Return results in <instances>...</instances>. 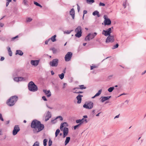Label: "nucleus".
Here are the masks:
<instances>
[{
    "label": "nucleus",
    "mask_w": 146,
    "mask_h": 146,
    "mask_svg": "<svg viewBox=\"0 0 146 146\" xmlns=\"http://www.w3.org/2000/svg\"><path fill=\"white\" fill-rule=\"evenodd\" d=\"M31 126L33 129L34 133H38L42 131L44 128V125L36 119L33 120L32 122Z\"/></svg>",
    "instance_id": "1"
},
{
    "label": "nucleus",
    "mask_w": 146,
    "mask_h": 146,
    "mask_svg": "<svg viewBox=\"0 0 146 146\" xmlns=\"http://www.w3.org/2000/svg\"><path fill=\"white\" fill-rule=\"evenodd\" d=\"M18 100V97L16 96H14L11 97L8 101L7 102V103L9 106H12L14 105L15 102Z\"/></svg>",
    "instance_id": "2"
},
{
    "label": "nucleus",
    "mask_w": 146,
    "mask_h": 146,
    "mask_svg": "<svg viewBox=\"0 0 146 146\" xmlns=\"http://www.w3.org/2000/svg\"><path fill=\"white\" fill-rule=\"evenodd\" d=\"M28 89L31 91L35 92L38 90V88L33 82L31 81L28 84Z\"/></svg>",
    "instance_id": "3"
},
{
    "label": "nucleus",
    "mask_w": 146,
    "mask_h": 146,
    "mask_svg": "<svg viewBox=\"0 0 146 146\" xmlns=\"http://www.w3.org/2000/svg\"><path fill=\"white\" fill-rule=\"evenodd\" d=\"M97 35V33L96 32L92 33H90L86 37L85 40L86 41H90L91 39L94 38Z\"/></svg>",
    "instance_id": "4"
},
{
    "label": "nucleus",
    "mask_w": 146,
    "mask_h": 146,
    "mask_svg": "<svg viewBox=\"0 0 146 146\" xmlns=\"http://www.w3.org/2000/svg\"><path fill=\"white\" fill-rule=\"evenodd\" d=\"M113 29V27L109 28L107 30H103L102 32V34L105 36H108L110 35V34L111 33V29Z\"/></svg>",
    "instance_id": "5"
},
{
    "label": "nucleus",
    "mask_w": 146,
    "mask_h": 146,
    "mask_svg": "<svg viewBox=\"0 0 146 146\" xmlns=\"http://www.w3.org/2000/svg\"><path fill=\"white\" fill-rule=\"evenodd\" d=\"M94 104L92 102H90L88 103H85L83 106L84 108L86 109H90L92 108L93 107Z\"/></svg>",
    "instance_id": "6"
},
{
    "label": "nucleus",
    "mask_w": 146,
    "mask_h": 146,
    "mask_svg": "<svg viewBox=\"0 0 146 146\" xmlns=\"http://www.w3.org/2000/svg\"><path fill=\"white\" fill-rule=\"evenodd\" d=\"M58 60L57 59H53L50 62V65L52 67H56L58 65Z\"/></svg>",
    "instance_id": "7"
},
{
    "label": "nucleus",
    "mask_w": 146,
    "mask_h": 146,
    "mask_svg": "<svg viewBox=\"0 0 146 146\" xmlns=\"http://www.w3.org/2000/svg\"><path fill=\"white\" fill-rule=\"evenodd\" d=\"M72 56V53L71 52H68L65 55L64 58L66 61H70Z\"/></svg>",
    "instance_id": "8"
},
{
    "label": "nucleus",
    "mask_w": 146,
    "mask_h": 146,
    "mask_svg": "<svg viewBox=\"0 0 146 146\" xmlns=\"http://www.w3.org/2000/svg\"><path fill=\"white\" fill-rule=\"evenodd\" d=\"M108 36L106 40V43L112 42L114 41V36L110 35Z\"/></svg>",
    "instance_id": "9"
},
{
    "label": "nucleus",
    "mask_w": 146,
    "mask_h": 146,
    "mask_svg": "<svg viewBox=\"0 0 146 146\" xmlns=\"http://www.w3.org/2000/svg\"><path fill=\"white\" fill-rule=\"evenodd\" d=\"M104 25H110L111 23V21L108 18L106 15H104Z\"/></svg>",
    "instance_id": "10"
},
{
    "label": "nucleus",
    "mask_w": 146,
    "mask_h": 146,
    "mask_svg": "<svg viewBox=\"0 0 146 146\" xmlns=\"http://www.w3.org/2000/svg\"><path fill=\"white\" fill-rule=\"evenodd\" d=\"M20 130L19 126L18 125H15L14 127V129L13 131V135H16L17 133Z\"/></svg>",
    "instance_id": "11"
},
{
    "label": "nucleus",
    "mask_w": 146,
    "mask_h": 146,
    "mask_svg": "<svg viewBox=\"0 0 146 146\" xmlns=\"http://www.w3.org/2000/svg\"><path fill=\"white\" fill-rule=\"evenodd\" d=\"M68 129L66 127H64L63 130V137H65L68 134Z\"/></svg>",
    "instance_id": "12"
},
{
    "label": "nucleus",
    "mask_w": 146,
    "mask_h": 146,
    "mask_svg": "<svg viewBox=\"0 0 146 146\" xmlns=\"http://www.w3.org/2000/svg\"><path fill=\"white\" fill-rule=\"evenodd\" d=\"M84 122H85V123H87L88 122V121H87V119H86L82 118V119H78L76 121V123H81V125Z\"/></svg>",
    "instance_id": "13"
},
{
    "label": "nucleus",
    "mask_w": 146,
    "mask_h": 146,
    "mask_svg": "<svg viewBox=\"0 0 146 146\" xmlns=\"http://www.w3.org/2000/svg\"><path fill=\"white\" fill-rule=\"evenodd\" d=\"M39 62V60H31V64L33 66H37Z\"/></svg>",
    "instance_id": "14"
},
{
    "label": "nucleus",
    "mask_w": 146,
    "mask_h": 146,
    "mask_svg": "<svg viewBox=\"0 0 146 146\" xmlns=\"http://www.w3.org/2000/svg\"><path fill=\"white\" fill-rule=\"evenodd\" d=\"M83 96L82 95L79 94L76 97L77 100V103L80 104L81 103L82 100V97Z\"/></svg>",
    "instance_id": "15"
},
{
    "label": "nucleus",
    "mask_w": 146,
    "mask_h": 146,
    "mask_svg": "<svg viewBox=\"0 0 146 146\" xmlns=\"http://www.w3.org/2000/svg\"><path fill=\"white\" fill-rule=\"evenodd\" d=\"M70 14L72 17L73 19H74L75 17V11L73 8L71 9L70 11Z\"/></svg>",
    "instance_id": "16"
},
{
    "label": "nucleus",
    "mask_w": 146,
    "mask_h": 146,
    "mask_svg": "<svg viewBox=\"0 0 146 146\" xmlns=\"http://www.w3.org/2000/svg\"><path fill=\"white\" fill-rule=\"evenodd\" d=\"M43 91L47 97H50L51 96V93L49 90H43Z\"/></svg>",
    "instance_id": "17"
},
{
    "label": "nucleus",
    "mask_w": 146,
    "mask_h": 146,
    "mask_svg": "<svg viewBox=\"0 0 146 146\" xmlns=\"http://www.w3.org/2000/svg\"><path fill=\"white\" fill-rule=\"evenodd\" d=\"M111 96H107V97H102V99L101 100V102H104L106 100H108L110 98H111Z\"/></svg>",
    "instance_id": "18"
},
{
    "label": "nucleus",
    "mask_w": 146,
    "mask_h": 146,
    "mask_svg": "<svg viewBox=\"0 0 146 146\" xmlns=\"http://www.w3.org/2000/svg\"><path fill=\"white\" fill-rule=\"evenodd\" d=\"M79 88H75L73 89V90H76V89H85L86 88L85 87L84 85H80L79 86Z\"/></svg>",
    "instance_id": "19"
},
{
    "label": "nucleus",
    "mask_w": 146,
    "mask_h": 146,
    "mask_svg": "<svg viewBox=\"0 0 146 146\" xmlns=\"http://www.w3.org/2000/svg\"><path fill=\"white\" fill-rule=\"evenodd\" d=\"M68 126V124L66 122H64L63 123H62L61 124L60 129L61 130H62V129L63 128L64 126Z\"/></svg>",
    "instance_id": "20"
},
{
    "label": "nucleus",
    "mask_w": 146,
    "mask_h": 146,
    "mask_svg": "<svg viewBox=\"0 0 146 146\" xmlns=\"http://www.w3.org/2000/svg\"><path fill=\"white\" fill-rule=\"evenodd\" d=\"M92 15L94 16L97 15L98 17H99L100 16L99 14V12L97 11H94Z\"/></svg>",
    "instance_id": "21"
},
{
    "label": "nucleus",
    "mask_w": 146,
    "mask_h": 146,
    "mask_svg": "<svg viewBox=\"0 0 146 146\" xmlns=\"http://www.w3.org/2000/svg\"><path fill=\"white\" fill-rule=\"evenodd\" d=\"M23 52L20 50H17L16 51V54H19L20 56H22L23 54Z\"/></svg>",
    "instance_id": "22"
},
{
    "label": "nucleus",
    "mask_w": 146,
    "mask_h": 146,
    "mask_svg": "<svg viewBox=\"0 0 146 146\" xmlns=\"http://www.w3.org/2000/svg\"><path fill=\"white\" fill-rule=\"evenodd\" d=\"M75 31L76 32H82L81 27L80 26H78L75 29Z\"/></svg>",
    "instance_id": "23"
},
{
    "label": "nucleus",
    "mask_w": 146,
    "mask_h": 146,
    "mask_svg": "<svg viewBox=\"0 0 146 146\" xmlns=\"http://www.w3.org/2000/svg\"><path fill=\"white\" fill-rule=\"evenodd\" d=\"M56 35H54L52 36L50 38H49V39H50V40H51L52 42H54L56 41Z\"/></svg>",
    "instance_id": "24"
},
{
    "label": "nucleus",
    "mask_w": 146,
    "mask_h": 146,
    "mask_svg": "<svg viewBox=\"0 0 146 146\" xmlns=\"http://www.w3.org/2000/svg\"><path fill=\"white\" fill-rule=\"evenodd\" d=\"M70 138V137H67L65 142V145H66L69 142Z\"/></svg>",
    "instance_id": "25"
},
{
    "label": "nucleus",
    "mask_w": 146,
    "mask_h": 146,
    "mask_svg": "<svg viewBox=\"0 0 146 146\" xmlns=\"http://www.w3.org/2000/svg\"><path fill=\"white\" fill-rule=\"evenodd\" d=\"M77 33L75 35L76 37L80 38L82 35V32H76Z\"/></svg>",
    "instance_id": "26"
},
{
    "label": "nucleus",
    "mask_w": 146,
    "mask_h": 146,
    "mask_svg": "<svg viewBox=\"0 0 146 146\" xmlns=\"http://www.w3.org/2000/svg\"><path fill=\"white\" fill-rule=\"evenodd\" d=\"M86 1L87 3L90 4H92L95 2L94 0H86Z\"/></svg>",
    "instance_id": "27"
},
{
    "label": "nucleus",
    "mask_w": 146,
    "mask_h": 146,
    "mask_svg": "<svg viewBox=\"0 0 146 146\" xmlns=\"http://www.w3.org/2000/svg\"><path fill=\"white\" fill-rule=\"evenodd\" d=\"M19 81H25L26 80V79L25 78L21 77H19Z\"/></svg>",
    "instance_id": "28"
},
{
    "label": "nucleus",
    "mask_w": 146,
    "mask_h": 146,
    "mask_svg": "<svg viewBox=\"0 0 146 146\" xmlns=\"http://www.w3.org/2000/svg\"><path fill=\"white\" fill-rule=\"evenodd\" d=\"M46 117H48L49 118H51V114L50 112L48 111L46 113Z\"/></svg>",
    "instance_id": "29"
},
{
    "label": "nucleus",
    "mask_w": 146,
    "mask_h": 146,
    "mask_svg": "<svg viewBox=\"0 0 146 146\" xmlns=\"http://www.w3.org/2000/svg\"><path fill=\"white\" fill-rule=\"evenodd\" d=\"M114 89V87H111L108 89V91L110 92H111L113 91Z\"/></svg>",
    "instance_id": "30"
},
{
    "label": "nucleus",
    "mask_w": 146,
    "mask_h": 146,
    "mask_svg": "<svg viewBox=\"0 0 146 146\" xmlns=\"http://www.w3.org/2000/svg\"><path fill=\"white\" fill-rule=\"evenodd\" d=\"M58 76L60 79L61 80L62 79L64 76V74L63 73H62L61 74H59Z\"/></svg>",
    "instance_id": "31"
},
{
    "label": "nucleus",
    "mask_w": 146,
    "mask_h": 146,
    "mask_svg": "<svg viewBox=\"0 0 146 146\" xmlns=\"http://www.w3.org/2000/svg\"><path fill=\"white\" fill-rule=\"evenodd\" d=\"M60 132V130L59 129H57L55 133V137H57Z\"/></svg>",
    "instance_id": "32"
},
{
    "label": "nucleus",
    "mask_w": 146,
    "mask_h": 146,
    "mask_svg": "<svg viewBox=\"0 0 146 146\" xmlns=\"http://www.w3.org/2000/svg\"><path fill=\"white\" fill-rule=\"evenodd\" d=\"M102 89L100 90L96 94L97 96H99L101 94L102 92Z\"/></svg>",
    "instance_id": "33"
},
{
    "label": "nucleus",
    "mask_w": 146,
    "mask_h": 146,
    "mask_svg": "<svg viewBox=\"0 0 146 146\" xmlns=\"http://www.w3.org/2000/svg\"><path fill=\"white\" fill-rule=\"evenodd\" d=\"M43 145L44 146H46L47 145V139H44L43 140Z\"/></svg>",
    "instance_id": "34"
},
{
    "label": "nucleus",
    "mask_w": 146,
    "mask_h": 146,
    "mask_svg": "<svg viewBox=\"0 0 146 146\" xmlns=\"http://www.w3.org/2000/svg\"><path fill=\"white\" fill-rule=\"evenodd\" d=\"M32 20V19L30 17L27 18L26 19V21L27 22H29L31 21Z\"/></svg>",
    "instance_id": "35"
},
{
    "label": "nucleus",
    "mask_w": 146,
    "mask_h": 146,
    "mask_svg": "<svg viewBox=\"0 0 146 146\" xmlns=\"http://www.w3.org/2000/svg\"><path fill=\"white\" fill-rule=\"evenodd\" d=\"M32 146H39L38 142L37 141H36Z\"/></svg>",
    "instance_id": "36"
},
{
    "label": "nucleus",
    "mask_w": 146,
    "mask_h": 146,
    "mask_svg": "<svg viewBox=\"0 0 146 146\" xmlns=\"http://www.w3.org/2000/svg\"><path fill=\"white\" fill-rule=\"evenodd\" d=\"M34 4L37 6L40 7H42V6L40 4L36 2H34Z\"/></svg>",
    "instance_id": "37"
},
{
    "label": "nucleus",
    "mask_w": 146,
    "mask_h": 146,
    "mask_svg": "<svg viewBox=\"0 0 146 146\" xmlns=\"http://www.w3.org/2000/svg\"><path fill=\"white\" fill-rule=\"evenodd\" d=\"M52 141L50 139L49 141H48V146H51L52 145Z\"/></svg>",
    "instance_id": "38"
},
{
    "label": "nucleus",
    "mask_w": 146,
    "mask_h": 146,
    "mask_svg": "<svg viewBox=\"0 0 146 146\" xmlns=\"http://www.w3.org/2000/svg\"><path fill=\"white\" fill-rule=\"evenodd\" d=\"M119 46V45L117 43L115 45H114L113 48H112V49H114L116 48H117Z\"/></svg>",
    "instance_id": "39"
},
{
    "label": "nucleus",
    "mask_w": 146,
    "mask_h": 146,
    "mask_svg": "<svg viewBox=\"0 0 146 146\" xmlns=\"http://www.w3.org/2000/svg\"><path fill=\"white\" fill-rule=\"evenodd\" d=\"M14 80L16 82H19V77H15L14 78Z\"/></svg>",
    "instance_id": "40"
},
{
    "label": "nucleus",
    "mask_w": 146,
    "mask_h": 146,
    "mask_svg": "<svg viewBox=\"0 0 146 146\" xmlns=\"http://www.w3.org/2000/svg\"><path fill=\"white\" fill-rule=\"evenodd\" d=\"M80 125H81V123H79L78 125H76V126H75L74 127V129H76L77 127H79V126H80Z\"/></svg>",
    "instance_id": "41"
},
{
    "label": "nucleus",
    "mask_w": 146,
    "mask_h": 146,
    "mask_svg": "<svg viewBox=\"0 0 146 146\" xmlns=\"http://www.w3.org/2000/svg\"><path fill=\"white\" fill-rule=\"evenodd\" d=\"M97 67V66H96V65H92V66H91V70H92L94 68H96Z\"/></svg>",
    "instance_id": "42"
},
{
    "label": "nucleus",
    "mask_w": 146,
    "mask_h": 146,
    "mask_svg": "<svg viewBox=\"0 0 146 146\" xmlns=\"http://www.w3.org/2000/svg\"><path fill=\"white\" fill-rule=\"evenodd\" d=\"M72 31H72H66L64 32V33H66L67 34H70Z\"/></svg>",
    "instance_id": "43"
},
{
    "label": "nucleus",
    "mask_w": 146,
    "mask_h": 146,
    "mask_svg": "<svg viewBox=\"0 0 146 146\" xmlns=\"http://www.w3.org/2000/svg\"><path fill=\"white\" fill-rule=\"evenodd\" d=\"M18 35L16 36L15 37L12 38L11 39V40L12 41H14L15 39L16 38H18Z\"/></svg>",
    "instance_id": "44"
},
{
    "label": "nucleus",
    "mask_w": 146,
    "mask_h": 146,
    "mask_svg": "<svg viewBox=\"0 0 146 146\" xmlns=\"http://www.w3.org/2000/svg\"><path fill=\"white\" fill-rule=\"evenodd\" d=\"M59 118L60 120L61 121H62L63 120V118L62 117V116H58L57 117H56V119H58V118Z\"/></svg>",
    "instance_id": "45"
},
{
    "label": "nucleus",
    "mask_w": 146,
    "mask_h": 146,
    "mask_svg": "<svg viewBox=\"0 0 146 146\" xmlns=\"http://www.w3.org/2000/svg\"><path fill=\"white\" fill-rule=\"evenodd\" d=\"M52 50L53 53H56V50L55 48H52Z\"/></svg>",
    "instance_id": "46"
},
{
    "label": "nucleus",
    "mask_w": 146,
    "mask_h": 146,
    "mask_svg": "<svg viewBox=\"0 0 146 146\" xmlns=\"http://www.w3.org/2000/svg\"><path fill=\"white\" fill-rule=\"evenodd\" d=\"M99 5L100 6H104L105 5V4L104 3L100 2L99 3Z\"/></svg>",
    "instance_id": "47"
},
{
    "label": "nucleus",
    "mask_w": 146,
    "mask_h": 146,
    "mask_svg": "<svg viewBox=\"0 0 146 146\" xmlns=\"http://www.w3.org/2000/svg\"><path fill=\"white\" fill-rule=\"evenodd\" d=\"M77 6L78 11V12H79L80 9V7L78 4H77Z\"/></svg>",
    "instance_id": "48"
},
{
    "label": "nucleus",
    "mask_w": 146,
    "mask_h": 146,
    "mask_svg": "<svg viewBox=\"0 0 146 146\" xmlns=\"http://www.w3.org/2000/svg\"><path fill=\"white\" fill-rule=\"evenodd\" d=\"M50 40V39L48 38V40H46L45 42V44H48V42Z\"/></svg>",
    "instance_id": "49"
},
{
    "label": "nucleus",
    "mask_w": 146,
    "mask_h": 146,
    "mask_svg": "<svg viewBox=\"0 0 146 146\" xmlns=\"http://www.w3.org/2000/svg\"><path fill=\"white\" fill-rule=\"evenodd\" d=\"M0 119L2 121H3V118L2 115L1 113H0Z\"/></svg>",
    "instance_id": "50"
},
{
    "label": "nucleus",
    "mask_w": 146,
    "mask_h": 146,
    "mask_svg": "<svg viewBox=\"0 0 146 146\" xmlns=\"http://www.w3.org/2000/svg\"><path fill=\"white\" fill-rule=\"evenodd\" d=\"M73 92L74 93H77V94H80V93H83V92H76V91H73Z\"/></svg>",
    "instance_id": "51"
},
{
    "label": "nucleus",
    "mask_w": 146,
    "mask_h": 146,
    "mask_svg": "<svg viewBox=\"0 0 146 146\" xmlns=\"http://www.w3.org/2000/svg\"><path fill=\"white\" fill-rule=\"evenodd\" d=\"M42 99L44 100V101H47V100L46 98V97L45 96H43L42 97Z\"/></svg>",
    "instance_id": "52"
},
{
    "label": "nucleus",
    "mask_w": 146,
    "mask_h": 146,
    "mask_svg": "<svg viewBox=\"0 0 146 146\" xmlns=\"http://www.w3.org/2000/svg\"><path fill=\"white\" fill-rule=\"evenodd\" d=\"M8 52H9V55L10 56H12V51H10Z\"/></svg>",
    "instance_id": "53"
},
{
    "label": "nucleus",
    "mask_w": 146,
    "mask_h": 146,
    "mask_svg": "<svg viewBox=\"0 0 146 146\" xmlns=\"http://www.w3.org/2000/svg\"><path fill=\"white\" fill-rule=\"evenodd\" d=\"M49 118H49L48 117H46H46H45V121H47L48 120H49Z\"/></svg>",
    "instance_id": "54"
},
{
    "label": "nucleus",
    "mask_w": 146,
    "mask_h": 146,
    "mask_svg": "<svg viewBox=\"0 0 146 146\" xmlns=\"http://www.w3.org/2000/svg\"><path fill=\"white\" fill-rule=\"evenodd\" d=\"M87 11L86 10H84L83 11V15H84L85 14H87Z\"/></svg>",
    "instance_id": "55"
},
{
    "label": "nucleus",
    "mask_w": 146,
    "mask_h": 146,
    "mask_svg": "<svg viewBox=\"0 0 146 146\" xmlns=\"http://www.w3.org/2000/svg\"><path fill=\"white\" fill-rule=\"evenodd\" d=\"M4 24L3 23H0V27H2L3 26Z\"/></svg>",
    "instance_id": "56"
},
{
    "label": "nucleus",
    "mask_w": 146,
    "mask_h": 146,
    "mask_svg": "<svg viewBox=\"0 0 146 146\" xmlns=\"http://www.w3.org/2000/svg\"><path fill=\"white\" fill-rule=\"evenodd\" d=\"M5 59V58L3 57H1L0 59V61H2L3 60Z\"/></svg>",
    "instance_id": "57"
},
{
    "label": "nucleus",
    "mask_w": 146,
    "mask_h": 146,
    "mask_svg": "<svg viewBox=\"0 0 146 146\" xmlns=\"http://www.w3.org/2000/svg\"><path fill=\"white\" fill-rule=\"evenodd\" d=\"M7 3H6V6L7 7L9 5V3L10 2H9V1H7Z\"/></svg>",
    "instance_id": "58"
},
{
    "label": "nucleus",
    "mask_w": 146,
    "mask_h": 146,
    "mask_svg": "<svg viewBox=\"0 0 146 146\" xmlns=\"http://www.w3.org/2000/svg\"><path fill=\"white\" fill-rule=\"evenodd\" d=\"M126 3H124L123 4V6L124 7V8H125L126 7Z\"/></svg>",
    "instance_id": "59"
},
{
    "label": "nucleus",
    "mask_w": 146,
    "mask_h": 146,
    "mask_svg": "<svg viewBox=\"0 0 146 146\" xmlns=\"http://www.w3.org/2000/svg\"><path fill=\"white\" fill-rule=\"evenodd\" d=\"M119 114L118 115H117L115 117H114V119H115L116 118H118L119 117Z\"/></svg>",
    "instance_id": "60"
},
{
    "label": "nucleus",
    "mask_w": 146,
    "mask_h": 146,
    "mask_svg": "<svg viewBox=\"0 0 146 146\" xmlns=\"http://www.w3.org/2000/svg\"><path fill=\"white\" fill-rule=\"evenodd\" d=\"M145 73H146V70H145L143 72H142L141 74L142 75L144 74Z\"/></svg>",
    "instance_id": "61"
},
{
    "label": "nucleus",
    "mask_w": 146,
    "mask_h": 146,
    "mask_svg": "<svg viewBox=\"0 0 146 146\" xmlns=\"http://www.w3.org/2000/svg\"><path fill=\"white\" fill-rule=\"evenodd\" d=\"M46 106L47 108H50V109H52V108L50 107H49L47 104L46 105Z\"/></svg>",
    "instance_id": "62"
},
{
    "label": "nucleus",
    "mask_w": 146,
    "mask_h": 146,
    "mask_svg": "<svg viewBox=\"0 0 146 146\" xmlns=\"http://www.w3.org/2000/svg\"><path fill=\"white\" fill-rule=\"evenodd\" d=\"M83 117H84V118H84H84H86L88 117V116L86 115L83 116Z\"/></svg>",
    "instance_id": "63"
},
{
    "label": "nucleus",
    "mask_w": 146,
    "mask_h": 146,
    "mask_svg": "<svg viewBox=\"0 0 146 146\" xmlns=\"http://www.w3.org/2000/svg\"><path fill=\"white\" fill-rule=\"evenodd\" d=\"M51 74L52 75H53L54 74V72L52 70L51 71Z\"/></svg>",
    "instance_id": "64"
}]
</instances>
